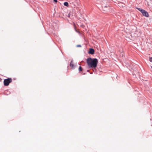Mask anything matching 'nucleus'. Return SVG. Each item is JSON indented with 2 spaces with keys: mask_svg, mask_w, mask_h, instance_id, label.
Here are the masks:
<instances>
[{
  "mask_svg": "<svg viewBox=\"0 0 152 152\" xmlns=\"http://www.w3.org/2000/svg\"><path fill=\"white\" fill-rule=\"evenodd\" d=\"M79 71L80 72H81V71H82V68L80 66L79 67Z\"/></svg>",
  "mask_w": 152,
  "mask_h": 152,
  "instance_id": "obj_9",
  "label": "nucleus"
},
{
  "mask_svg": "<svg viewBox=\"0 0 152 152\" xmlns=\"http://www.w3.org/2000/svg\"><path fill=\"white\" fill-rule=\"evenodd\" d=\"M124 53H123L122 54L121 53V55H122V56H123L124 55Z\"/></svg>",
  "mask_w": 152,
  "mask_h": 152,
  "instance_id": "obj_13",
  "label": "nucleus"
},
{
  "mask_svg": "<svg viewBox=\"0 0 152 152\" xmlns=\"http://www.w3.org/2000/svg\"><path fill=\"white\" fill-rule=\"evenodd\" d=\"M70 66L72 69H74L75 68V66L72 60L70 62Z\"/></svg>",
  "mask_w": 152,
  "mask_h": 152,
  "instance_id": "obj_6",
  "label": "nucleus"
},
{
  "mask_svg": "<svg viewBox=\"0 0 152 152\" xmlns=\"http://www.w3.org/2000/svg\"><path fill=\"white\" fill-rule=\"evenodd\" d=\"M87 62L90 67L94 68L95 69V68L97 65L98 61L96 58H88L87 60Z\"/></svg>",
  "mask_w": 152,
  "mask_h": 152,
  "instance_id": "obj_1",
  "label": "nucleus"
},
{
  "mask_svg": "<svg viewBox=\"0 0 152 152\" xmlns=\"http://www.w3.org/2000/svg\"><path fill=\"white\" fill-rule=\"evenodd\" d=\"M55 3L57 2L58 1L57 0H53Z\"/></svg>",
  "mask_w": 152,
  "mask_h": 152,
  "instance_id": "obj_11",
  "label": "nucleus"
},
{
  "mask_svg": "<svg viewBox=\"0 0 152 152\" xmlns=\"http://www.w3.org/2000/svg\"><path fill=\"white\" fill-rule=\"evenodd\" d=\"M110 8L109 6H104V5H102V10L103 12H108Z\"/></svg>",
  "mask_w": 152,
  "mask_h": 152,
  "instance_id": "obj_3",
  "label": "nucleus"
},
{
  "mask_svg": "<svg viewBox=\"0 0 152 152\" xmlns=\"http://www.w3.org/2000/svg\"><path fill=\"white\" fill-rule=\"evenodd\" d=\"M81 46L80 45H77V47H81Z\"/></svg>",
  "mask_w": 152,
  "mask_h": 152,
  "instance_id": "obj_12",
  "label": "nucleus"
},
{
  "mask_svg": "<svg viewBox=\"0 0 152 152\" xmlns=\"http://www.w3.org/2000/svg\"><path fill=\"white\" fill-rule=\"evenodd\" d=\"M137 9L140 11L141 12H142V11H143L144 10L141 9V8H137Z\"/></svg>",
  "mask_w": 152,
  "mask_h": 152,
  "instance_id": "obj_8",
  "label": "nucleus"
},
{
  "mask_svg": "<svg viewBox=\"0 0 152 152\" xmlns=\"http://www.w3.org/2000/svg\"><path fill=\"white\" fill-rule=\"evenodd\" d=\"M12 81V79L10 78L5 79L4 81V85L5 86H8L9 83Z\"/></svg>",
  "mask_w": 152,
  "mask_h": 152,
  "instance_id": "obj_2",
  "label": "nucleus"
},
{
  "mask_svg": "<svg viewBox=\"0 0 152 152\" xmlns=\"http://www.w3.org/2000/svg\"><path fill=\"white\" fill-rule=\"evenodd\" d=\"M87 71L88 72H89V70H87Z\"/></svg>",
  "mask_w": 152,
  "mask_h": 152,
  "instance_id": "obj_14",
  "label": "nucleus"
},
{
  "mask_svg": "<svg viewBox=\"0 0 152 152\" xmlns=\"http://www.w3.org/2000/svg\"><path fill=\"white\" fill-rule=\"evenodd\" d=\"M151 68L152 69V66H151Z\"/></svg>",
  "mask_w": 152,
  "mask_h": 152,
  "instance_id": "obj_15",
  "label": "nucleus"
},
{
  "mask_svg": "<svg viewBox=\"0 0 152 152\" xmlns=\"http://www.w3.org/2000/svg\"><path fill=\"white\" fill-rule=\"evenodd\" d=\"M64 6L66 7H68L69 6V4L67 2H64Z\"/></svg>",
  "mask_w": 152,
  "mask_h": 152,
  "instance_id": "obj_7",
  "label": "nucleus"
},
{
  "mask_svg": "<svg viewBox=\"0 0 152 152\" xmlns=\"http://www.w3.org/2000/svg\"><path fill=\"white\" fill-rule=\"evenodd\" d=\"M94 53V49L92 48H90L88 52V53L91 55L93 54Z\"/></svg>",
  "mask_w": 152,
  "mask_h": 152,
  "instance_id": "obj_5",
  "label": "nucleus"
},
{
  "mask_svg": "<svg viewBox=\"0 0 152 152\" xmlns=\"http://www.w3.org/2000/svg\"><path fill=\"white\" fill-rule=\"evenodd\" d=\"M142 11V12H141V13H142L143 16L146 17H149V14L146 11L144 10L143 11Z\"/></svg>",
  "mask_w": 152,
  "mask_h": 152,
  "instance_id": "obj_4",
  "label": "nucleus"
},
{
  "mask_svg": "<svg viewBox=\"0 0 152 152\" xmlns=\"http://www.w3.org/2000/svg\"><path fill=\"white\" fill-rule=\"evenodd\" d=\"M149 61L152 62V57H150L149 58Z\"/></svg>",
  "mask_w": 152,
  "mask_h": 152,
  "instance_id": "obj_10",
  "label": "nucleus"
}]
</instances>
